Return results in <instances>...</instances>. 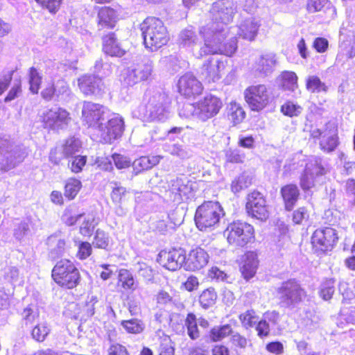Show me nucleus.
I'll use <instances>...</instances> for the list:
<instances>
[{"label": "nucleus", "mask_w": 355, "mask_h": 355, "mask_svg": "<svg viewBox=\"0 0 355 355\" xmlns=\"http://www.w3.org/2000/svg\"><path fill=\"white\" fill-rule=\"evenodd\" d=\"M83 121L95 128L105 143L121 137L124 131L123 119L111 112L105 106L91 101H84L82 108Z\"/></svg>", "instance_id": "nucleus-2"}, {"label": "nucleus", "mask_w": 355, "mask_h": 355, "mask_svg": "<svg viewBox=\"0 0 355 355\" xmlns=\"http://www.w3.org/2000/svg\"><path fill=\"white\" fill-rule=\"evenodd\" d=\"M340 50L343 51L348 58L355 57V36L349 42V45L343 42L340 46Z\"/></svg>", "instance_id": "nucleus-64"}, {"label": "nucleus", "mask_w": 355, "mask_h": 355, "mask_svg": "<svg viewBox=\"0 0 355 355\" xmlns=\"http://www.w3.org/2000/svg\"><path fill=\"white\" fill-rule=\"evenodd\" d=\"M52 277L60 286L71 289L79 284L80 275L71 261L63 259L58 261L53 268Z\"/></svg>", "instance_id": "nucleus-6"}, {"label": "nucleus", "mask_w": 355, "mask_h": 355, "mask_svg": "<svg viewBox=\"0 0 355 355\" xmlns=\"http://www.w3.org/2000/svg\"><path fill=\"white\" fill-rule=\"evenodd\" d=\"M178 87L179 92L187 97L198 96L203 89L202 83L191 73H187L180 78Z\"/></svg>", "instance_id": "nucleus-20"}, {"label": "nucleus", "mask_w": 355, "mask_h": 355, "mask_svg": "<svg viewBox=\"0 0 355 355\" xmlns=\"http://www.w3.org/2000/svg\"><path fill=\"white\" fill-rule=\"evenodd\" d=\"M187 334L192 340H196L200 337V331L198 328L197 318L193 313H189L185 320Z\"/></svg>", "instance_id": "nucleus-38"}, {"label": "nucleus", "mask_w": 355, "mask_h": 355, "mask_svg": "<svg viewBox=\"0 0 355 355\" xmlns=\"http://www.w3.org/2000/svg\"><path fill=\"white\" fill-rule=\"evenodd\" d=\"M309 218V214L304 207L298 208L293 214V221L295 224L302 225L308 220Z\"/></svg>", "instance_id": "nucleus-55"}, {"label": "nucleus", "mask_w": 355, "mask_h": 355, "mask_svg": "<svg viewBox=\"0 0 355 355\" xmlns=\"http://www.w3.org/2000/svg\"><path fill=\"white\" fill-rule=\"evenodd\" d=\"M157 261L165 268L175 271L185 263L186 252L182 248L162 250L159 253Z\"/></svg>", "instance_id": "nucleus-18"}, {"label": "nucleus", "mask_w": 355, "mask_h": 355, "mask_svg": "<svg viewBox=\"0 0 355 355\" xmlns=\"http://www.w3.org/2000/svg\"><path fill=\"white\" fill-rule=\"evenodd\" d=\"M159 354V355H174L175 346L169 337H165L162 340Z\"/></svg>", "instance_id": "nucleus-54"}, {"label": "nucleus", "mask_w": 355, "mask_h": 355, "mask_svg": "<svg viewBox=\"0 0 355 355\" xmlns=\"http://www.w3.org/2000/svg\"><path fill=\"white\" fill-rule=\"evenodd\" d=\"M198 107L197 103H185L182 105L179 111V115L182 118L198 119Z\"/></svg>", "instance_id": "nucleus-49"}, {"label": "nucleus", "mask_w": 355, "mask_h": 355, "mask_svg": "<svg viewBox=\"0 0 355 355\" xmlns=\"http://www.w3.org/2000/svg\"><path fill=\"white\" fill-rule=\"evenodd\" d=\"M309 132L311 138L319 140L320 148L324 153H331L338 146V128L334 122L329 121L321 128L311 127Z\"/></svg>", "instance_id": "nucleus-7"}, {"label": "nucleus", "mask_w": 355, "mask_h": 355, "mask_svg": "<svg viewBox=\"0 0 355 355\" xmlns=\"http://www.w3.org/2000/svg\"><path fill=\"white\" fill-rule=\"evenodd\" d=\"M276 64L275 55L272 53L260 56L253 64L252 69L261 76L270 74Z\"/></svg>", "instance_id": "nucleus-25"}, {"label": "nucleus", "mask_w": 355, "mask_h": 355, "mask_svg": "<svg viewBox=\"0 0 355 355\" xmlns=\"http://www.w3.org/2000/svg\"><path fill=\"white\" fill-rule=\"evenodd\" d=\"M83 217V214H73L71 210L67 209L62 215V218L67 225L71 226L82 219Z\"/></svg>", "instance_id": "nucleus-59"}, {"label": "nucleus", "mask_w": 355, "mask_h": 355, "mask_svg": "<svg viewBox=\"0 0 355 355\" xmlns=\"http://www.w3.org/2000/svg\"><path fill=\"white\" fill-rule=\"evenodd\" d=\"M328 3V0H308L307 8L311 12L320 11Z\"/></svg>", "instance_id": "nucleus-61"}, {"label": "nucleus", "mask_w": 355, "mask_h": 355, "mask_svg": "<svg viewBox=\"0 0 355 355\" xmlns=\"http://www.w3.org/2000/svg\"><path fill=\"white\" fill-rule=\"evenodd\" d=\"M335 282L333 279L324 281L320 285V296L324 300H329L335 292Z\"/></svg>", "instance_id": "nucleus-43"}, {"label": "nucleus", "mask_w": 355, "mask_h": 355, "mask_svg": "<svg viewBox=\"0 0 355 355\" xmlns=\"http://www.w3.org/2000/svg\"><path fill=\"white\" fill-rule=\"evenodd\" d=\"M217 299V294L214 288L203 291L199 297V302L204 309L213 306Z\"/></svg>", "instance_id": "nucleus-37"}, {"label": "nucleus", "mask_w": 355, "mask_h": 355, "mask_svg": "<svg viewBox=\"0 0 355 355\" xmlns=\"http://www.w3.org/2000/svg\"><path fill=\"white\" fill-rule=\"evenodd\" d=\"M30 232L29 224L27 222H21L14 230V236L21 241Z\"/></svg>", "instance_id": "nucleus-56"}, {"label": "nucleus", "mask_w": 355, "mask_h": 355, "mask_svg": "<svg viewBox=\"0 0 355 355\" xmlns=\"http://www.w3.org/2000/svg\"><path fill=\"white\" fill-rule=\"evenodd\" d=\"M97 18L98 30L113 28L117 21V13L113 8L105 6L99 10Z\"/></svg>", "instance_id": "nucleus-26"}, {"label": "nucleus", "mask_w": 355, "mask_h": 355, "mask_svg": "<svg viewBox=\"0 0 355 355\" xmlns=\"http://www.w3.org/2000/svg\"><path fill=\"white\" fill-rule=\"evenodd\" d=\"M153 65L150 60L146 58L134 62L132 65L125 70L123 75L125 84L132 86L141 81L146 80L151 75Z\"/></svg>", "instance_id": "nucleus-13"}, {"label": "nucleus", "mask_w": 355, "mask_h": 355, "mask_svg": "<svg viewBox=\"0 0 355 355\" xmlns=\"http://www.w3.org/2000/svg\"><path fill=\"white\" fill-rule=\"evenodd\" d=\"M168 98L164 93H156L148 99L147 103L141 105L135 114L146 122L164 121L169 116L167 107Z\"/></svg>", "instance_id": "nucleus-4"}, {"label": "nucleus", "mask_w": 355, "mask_h": 355, "mask_svg": "<svg viewBox=\"0 0 355 355\" xmlns=\"http://www.w3.org/2000/svg\"><path fill=\"white\" fill-rule=\"evenodd\" d=\"M198 107V119L206 121L216 116L221 109V100L212 94L206 95L197 102Z\"/></svg>", "instance_id": "nucleus-17"}, {"label": "nucleus", "mask_w": 355, "mask_h": 355, "mask_svg": "<svg viewBox=\"0 0 355 355\" xmlns=\"http://www.w3.org/2000/svg\"><path fill=\"white\" fill-rule=\"evenodd\" d=\"M281 194L286 209L291 210L299 198L300 191L297 187L295 184H287L282 188Z\"/></svg>", "instance_id": "nucleus-30"}, {"label": "nucleus", "mask_w": 355, "mask_h": 355, "mask_svg": "<svg viewBox=\"0 0 355 355\" xmlns=\"http://www.w3.org/2000/svg\"><path fill=\"white\" fill-rule=\"evenodd\" d=\"M51 329L46 322L37 324L32 330V338L37 342H43L50 333Z\"/></svg>", "instance_id": "nucleus-40"}, {"label": "nucleus", "mask_w": 355, "mask_h": 355, "mask_svg": "<svg viewBox=\"0 0 355 355\" xmlns=\"http://www.w3.org/2000/svg\"><path fill=\"white\" fill-rule=\"evenodd\" d=\"M251 184L252 178L245 173H243L232 181L231 187L233 192L237 193L249 187Z\"/></svg>", "instance_id": "nucleus-39"}, {"label": "nucleus", "mask_w": 355, "mask_h": 355, "mask_svg": "<svg viewBox=\"0 0 355 355\" xmlns=\"http://www.w3.org/2000/svg\"><path fill=\"white\" fill-rule=\"evenodd\" d=\"M306 89L311 92L326 91V86L316 76H310L306 79Z\"/></svg>", "instance_id": "nucleus-47"}, {"label": "nucleus", "mask_w": 355, "mask_h": 355, "mask_svg": "<svg viewBox=\"0 0 355 355\" xmlns=\"http://www.w3.org/2000/svg\"><path fill=\"white\" fill-rule=\"evenodd\" d=\"M338 240L337 232L331 227L318 229L311 236V243L313 247L324 252L331 250Z\"/></svg>", "instance_id": "nucleus-16"}, {"label": "nucleus", "mask_w": 355, "mask_h": 355, "mask_svg": "<svg viewBox=\"0 0 355 355\" xmlns=\"http://www.w3.org/2000/svg\"><path fill=\"white\" fill-rule=\"evenodd\" d=\"M225 212L218 202L207 201L200 205L195 214V223L200 231H209L217 227Z\"/></svg>", "instance_id": "nucleus-5"}, {"label": "nucleus", "mask_w": 355, "mask_h": 355, "mask_svg": "<svg viewBox=\"0 0 355 355\" xmlns=\"http://www.w3.org/2000/svg\"><path fill=\"white\" fill-rule=\"evenodd\" d=\"M227 241L236 246H245L253 241L254 227L245 222H233L230 223L224 232Z\"/></svg>", "instance_id": "nucleus-9"}, {"label": "nucleus", "mask_w": 355, "mask_h": 355, "mask_svg": "<svg viewBox=\"0 0 355 355\" xmlns=\"http://www.w3.org/2000/svg\"><path fill=\"white\" fill-rule=\"evenodd\" d=\"M164 150L171 155L176 156L182 159H188L191 155V152L187 147L178 144L165 145Z\"/></svg>", "instance_id": "nucleus-35"}, {"label": "nucleus", "mask_w": 355, "mask_h": 355, "mask_svg": "<svg viewBox=\"0 0 355 355\" xmlns=\"http://www.w3.org/2000/svg\"><path fill=\"white\" fill-rule=\"evenodd\" d=\"M140 30L146 48L151 51L166 45L169 40V35L164 22L159 18L147 17L141 24Z\"/></svg>", "instance_id": "nucleus-3"}, {"label": "nucleus", "mask_w": 355, "mask_h": 355, "mask_svg": "<svg viewBox=\"0 0 355 355\" xmlns=\"http://www.w3.org/2000/svg\"><path fill=\"white\" fill-rule=\"evenodd\" d=\"M247 200L246 209L249 215L261 220L268 218V208L263 194L254 191L248 194Z\"/></svg>", "instance_id": "nucleus-15"}, {"label": "nucleus", "mask_w": 355, "mask_h": 355, "mask_svg": "<svg viewBox=\"0 0 355 355\" xmlns=\"http://www.w3.org/2000/svg\"><path fill=\"white\" fill-rule=\"evenodd\" d=\"M81 148L80 141L75 137H71L64 141L63 144L60 147L62 153L64 157L73 156L80 151Z\"/></svg>", "instance_id": "nucleus-33"}, {"label": "nucleus", "mask_w": 355, "mask_h": 355, "mask_svg": "<svg viewBox=\"0 0 355 355\" xmlns=\"http://www.w3.org/2000/svg\"><path fill=\"white\" fill-rule=\"evenodd\" d=\"M80 89L85 95H97L103 89L102 80L96 76L85 75L78 79Z\"/></svg>", "instance_id": "nucleus-23"}, {"label": "nucleus", "mask_w": 355, "mask_h": 355, "mask_svg": "<svg viewBox=\"0 0 355 355\" xmlns=\"http://www.w3.org/2000/svg\"><path fill=\"white\" fill-rule=\"evenodd\" d=\"M209 258L208 254L204 249L196 248L191 250L187 259L186 258L185 266L190 270H200L207 264Z\"/></svg>", "instance_id": "nucleus-24"}, {"label": "nucleus", "mask_w": 355, "mask_h": 355, "mask_svg": "<svg viewBox=\"0 0 355 355\" xmlns=\"http://www.w3.org/2000/svg\"><path fill=\"white\" fill-rule=\"evenodd\" d=\"M82 187L81 182L76 178H69L66 181L64 195L69 200H73Z\"/></svg>", "instance_id": "nucleus-34"}, {"label": "nucleus", "mask_w": 355, "mask_h": 355, "mask_svg": "<svg viewBox=\"0 0 355 355\" xmlns=\"http://www.w3.org/2000/svg\"><path fill=\"white\" fill-rule=\"evenodd\" d=\"M103 49L106 54L111 56L121 57L125 51L117 41L114 33H110L103 38Z\"/></svg>", "instance_id": "nucleus-28"}, {"label": "nucleus", "mask_w": 355, "mask_h": 355, "mask_svg": "<svg viewBox=\"0 0 355 355\" xmlns=\"http://www.w3.org/2000/svg\"><path fill=\"white\" fill-rule=\"evenodd\" d=\"M54 86L57 98H64L70 95L71 91L69 85L64 80H58Z\"/></svg>", "instance_id": "nucleus-53"}, {"label": "nucleus", "mask_w": 355, "mask_h": 355, "mask_svg": "<svg viewBox=\"0 0 355 355\" xmlns=\"http://www.w3.org/2000/svg\"><path fill=\"white\" fill-rule=\"evenodd\" d=\"M50 248V256L52 259L62 256L66 250V241L60 234H53L47 239Z\"/></svg>", "instance_id": "nucleus-29"}, {"label": "nucleus", "mask_w": 355, "mask_h": 355, "mask_svg": "<svg viewBox=\"0 0 355 355\" xmlns=\"http://www.w3.org/2000/svg\"><path fill=\"white\" fill-rule=\"evenodd\" d=\"M62 0H41L38 3L43 8H46L50 12L55 13L62 3Z\"/></svg>", "instance_id": "nucleus-60"}, {"label": "nucleus", "mask_w": 355, "mask_h": 355, "mask_svg": "<svg viewBox=\"0 0 355 355\" xmlns=\"http://www.w3.org/2000/svg\"><path fill=\"white\" fill-rule=\"evenodd\" d=\"M328 168L320 157H313L306 163L304 173L300 177V186L304 191L315 187L320 178L324 175Z\"/></svg>", "instance_id": "nucleus-11"}, {"label": "nucleus", "mask_w": 355, "mask_h": 355, "mask_svg": "<svg viewBox=\"0 0 355 355\" xmlns=\"http://www.w3.org/2000/svg\"><path fill=\"white\" fill-rule=\"evenodd\" d=\"M236 12V6L233 0H218L213 3L209 10V21L199 30L204 44L197 53H193L196 58L209 54L231 56L234 53L236 44L234 37L231 38L229 47L222 43L227 38L230 31L227 24L232 21Z\"/></svg>", "instance_id": "nucleus-1"}, {"label": "nucleus", "mask_w": 355, "mask_h": 355, "mask_svg": "<svg viewBox=\"0 0 355 355\" xmlns=\"http://www.w3.org/2000/svg\"><path fill=\"white\" fill-rule=\"evenodd\" d=\"M83 220L80 226V232L83 236H89L94 229L96 223L93 216L83 214Z\"/></svg>", "instance_id": "nucleus-50"}, {"label": "nucleus", "mask_w": 355, "mask_h": 355, "mask_svg": "<svg viewBox=\"0 0 355 355\" xmlns=\"http://www.w3.org/2000/svg\"><path fill=\"white\" fill-rule=\"evenodd\" d=\"M193 191V183L187 177L177 178L171 181L170 193L173 195L171 197L173 202L178 203L189 198Z\"/></svg>", "instance_id": "nucleus-21"}, {"label": "nucleus", "mask_w": 355, "mask_h": 355, "mask_svg": "<svg viewBox=\"0 0 355 355\" xmlns=\"http://www.w3.org/2000/svg\"><path fill=\"white\" fill-rule=\"evenodd\" d=\"M239 318L243 327L245 329L253 327L258 322V317L252 309L240 314Z\"/></svg>", "instance_id": "nucleus-41"}, {"label": "nucleus", "mask_w": 355, "mask_h": 355, "mask_svg": "<svg viewBox=\"0 0 355 355\" xmlns=\"http://www.w3.org/2000/svg\"><path fill=\"white\" fill-rule=\"evenodd\" d=\"M224 63L218 59L211 58L205 62L200 69V76L208 83H214L220 78V72L224 69Z\"/></svg>", "instance_id": "nucleus-22"}, {"label": "nucleus", "mask_w": 355, "mask_h": 355, "mask_svg": "<svg viewBox=\"0 0 355 355\" xmlns=\"http://www.w3.org/2000/svg\"><path fill=\"white\" fill-rule=\"evenodd\" d=\"M259 27V25L254 18H248L239 26L230 28V33L227 35V38L225 40V42L223 44H226V46L229 47L231 38L234 37L235 42H236V35H239L243 39L252 41L256 37ZM236 44L237 45V42H236Z\"/></svg>", "instance_id": "nucleus-14"}, {"label": "nucleus", "mask_w": 355, "mask_h": 355, "mask_svg": "<svg viewBox=\"0 0 355 355\" xmlns=\"http://www.w3.org/2000/svg\"><path fill=\"white\" fill-rule=\"evenodd\" d=\"M121 325L128 333L131 334H139L144 329L143 322L137 319L124 320L121 322Z\"/></svg>", "instance_id": "nucleus-48"}, {"label": "nucleus", "mask_w": 355, "mask_h": 355, "mask_svg": "<svg viewBox=\"0 0 355 355\" xmlns=\"http://www.w3.org/2000/svg\"><path fill=\"white\" fill-rule=\"evenodd\" d=\"M280 304L286 307H291L300 303L306 296L305 291L295 279L283 282L277 291Z\"/></svg>", "instance_id": "nucleus-10"}, {"label": "nucleus", "mask_w": 355, "mask_h": 355, "mask_svg": "<svg viewBox=\"0 0 355 355\" xmlns=\"http://www.w3.org/2000/svg\"><path fill=\"white\" fill-rule=\"evenodd\" d=\"M232 333V327L227 324L212 328L210 331L209 337L213 342H217L226 338Z\"/></svg>", "instance_id": "nucleus-36"}, {"label": "nucleus", "mask_w": 355, "mask_h": 355, "mask_svg": "<svg viewBox=\"0 0 355 355\" xmlns=\"http://www.w3.org/2000/svg\"><path fill=\"white\" fill-rule=\"evenodd\" d=\"M259 261L257 254L254 252H248L243 257L241 271L244 278L249 279L256 273Z\"/></svg>", "instance_id": "nucleus-27"}, {"label": "nucleus", "mask_w": 355, "mask_h": 355, "mask_svg": "<svg viewBox=\"0 0 355 355\" xmlns=\"http://www.w3.org/2000/svg\"><path fill=\"white\" fill-rule=\"evenodd\" d=\"M110 243V236L107 233L98 229L96 231L94 239H93V245L94 247L101 249H106Z\"/></svg>", "instance_id": "nucleus-46"}, {"label": "nucleus", "mask_w": 355, "mask_h": 355, "mask_svg": "<svg viewBox=\"0 0 355 355\" xmlns=\"http://www.w3.org/2000/svg\"><path fill=\"white\" fill-rule=\"evenodd\" d=\"M279 80L281 86L285 90L293 92L297 88V76L293 71L282 72L279 76Z\"/></svg>", "instance_id": "nucleus-32"}, {"label": "nucleus", "mask_w": 355, "mask_h": 355, "mask_svg": "<svg viewBox=\"0 0 355 355\" xmlns=\"http://www.w3.org/2000/svg\"><path fill=\"white\" fill-rule=\"evenodd\" d=\"M245 102L252 111L263 110L269 103L270 95L266 85L259 84L251 85L244 91Z\"/></svg>", "instance_id": "nucleus-12"}, {"label": "nucleus", "mask_w": 355, "mask_h": 355, "mask_svg": "<svg viewBox=\"0 0 355 355\" xmlns=\"http://www.w3.org/2000/svg\"><path fill=\"white\" fill-rule=\"evenodd\" d=\"M245 113L243 107L236 103H231L230 107V117L234 123H241L245 118Z\"/></svg>", "instance_id": "nucleus-45"}, {"label": "nucleus", "mask_w": 355, "mask_h": 355, "mask_svg": "<svg viewBox=\"0 0 355 355\" xmlns=\"http://www.w3.org/2000/svg\"><path fill=\"white\" fill-rule=\"evenodd\" d=\"M86 157L85 156L75 157L70 165L71 171L75 173L80 172L86 164Z\"/></svg>", "instance_id": "nucleus-62"}, {"label": "nucleus", "mask_w": 355, "mask_h": 355, "mask_svg": "<svg viewBox=\"0 0 355 355\" xmlns=\"http://www.w3.org/2000/svg\"><path fill=\"white\" fill-rule=\"evenodd\" d=\"M302 110L301 106L291 101L285 103L281 107L282 113L291 117L298 116L302 112Z\"/></svg>", "instance_id": "nucleus-51"}, {"label": "nucleus", "mask_w": 355, "mask_h": 355, "mask_svg": "<svg viewBox=\"0 0 355 355\" xmlns=\"http://www.w3.org/2000/svg\"><path fill=\"white\" fill-rule=\"evenodd\" d=\"M22 320L26 325L32 324L35 319L38 317V313L28 306L24 309L21 313Z\"/></svg>", "instance_id": "nucleus-57"}, {"label": "nucleus", "mask_w": 355, "mask_h": 355, "mask_svg": "<svg viewBox=\"0 0 355 355\" xmlns=\"http://www.w3.org/2000/svg\"><path fill=\"white\" fill-rule=\"evenodd\" d=\"M0 153L7 159L6 168L8 170L14 168L17 164L21 162L26 156L24 149L4 139H0Z\"/></svg>", "instance_id": "nucleus-19"}, {"label": "nucleus", "mask_w": 355, "mask_h": 355, "mask_svg": "<svg viewBox=\"0 0 355 355\" xmlns=\"http://www.w3.org/2000/svg\"><path fill=\"white\" fill-rule=\"evenodd\" d=\"M112 159L116 167L119 169L126 168L130 166L131 161L125 156L114 154L112 155Z\"/></svg>", "instance_id": "nucleus-58"}, {"label": "nucleus", "mask_w": 355, "mask_h": 355, "mask_svg": "<svg viewBox=\"0 0 355 355\" xmlns=\"http://www.w3.org/2000/svg\"><path fill=\"white\" fill-rule=\"evenodd\" d=\"M28 76L30 90L32 93L37 94L42 83V76L35 67L30 68Z\"/></svg>", "instance_id": "nucleus-44"}, {"label": "nucleus", "mask_w": 355, "mask_h": 355, "mask_svg": "<svg viewBox=\"0 0 355 355\" xmlns=\"http://www.w3.org/2000/svg\"><path fill=\"white\" fill-rule=\"evenodd\" d=\"M92 248L89 243L81 242L78 246L77 257L80 259H85L92 254Z\"/></svg>", "instance_id": "nucleus-63"}, {"label": "nucleus", "mask_w": 355, "mask_h": 355, "mask_svg": "<svg viewBox=\"0 0 355 355\" xmlns=\"http://www.w3.org/2000/svg\"><path fill=\"white\" fill-rule=\"evenodd\" d=\"M178 42L183 47L193 49L199 43V39L194 29L192 27H189L180 32Z\"/></svg>", "instance_id": "nucleus-31"}, {"label": "nucleus", "mask_w": 355, "mask_h": 355, "mask_svg": "<svg viewBox=\"0 0 355 355\" xmlns=\"http://www.w3.org/2000/svg\"><path fill=\"white\" fill-rule=\"evenodd\" d=\"M39 119L44 128L55 132L67 128L71 121L70 114L61 107L44 110Z\"/></svg>", "instance_id": "nucleus-8"}, {"label": "nucleus", "mask_w": 355, "mask_h": 355, "mask_svg": "<svg viewBox=\"0 0 355 355\" xmlns=\"http://www.w3.org/2000/svg\"><path fill=\"white\" fill-rule=\"evenodd\" d=\"M226 161L230 163H242L245 159V154L239 149H227L225 151Z\"/></svg>", "instance_id": "nucleus-52"}, {"label": "nucleus", "mask_w": 355, "mask_h": 355, "mask_svg": "<svg viewBox=\"0 0 355 355\" xmlns=\"http://www.w3.org/2000/svg\"><path fill=\"white\" fill-rule=\"evenodd\" d=\"M119 282L124 289L135 290V280L131 272L126 269H121L119 272Z\"/></svg>", "instance_id": "nucleus-42"}]
</instances>
